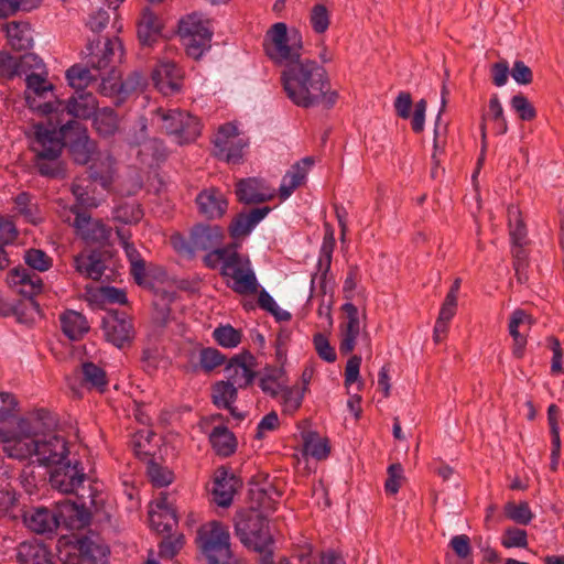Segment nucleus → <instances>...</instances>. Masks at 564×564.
<instances>
[{
  "label": "nucleus",
  "mask_w": 564,
  "mask_h": 564,
  "mask_svg": "<svg viewBox=\"0 0 564 564\" xmlns=\"http://www.w3.org/2000/svg\"><path fill=\"white\" fill-rule=\"evenodd\" d=\"M80 499V506L68 500L58 502L56 511L44 507L36 508L24 516V522L30 530L40 534L53 533L61 524L70 529L82 528L89 522V510L98 511L104 499L100 494L91 490L88 496L89 501H86L84 495Z\"/></svg>",
  "instance_id": "obj_1"
},
{
  "label": "nucleus",
  "mask_w": 564,
  "mask_h": 564,
  "mask_svg": "<svg viewBox=\"0 0 564 564\" xmlns=\"http://www.w3.org/2000/svg\"><path fill=\"white\" fill-rule=\"evenodd\" d=\"M267 55L278 66L289 70H314L316 62L303 55L302 35L296 29L288 30L283 22L274 23L264 39Z\"/></svg>",
  "instance_id": "obj_2"
},
{
  "label": "nucleus",
  "mask_w": 564,
  "mask_h": 564,
  "mask_svg": "<svg viewBox=\"0 0 564 564\" xmlns=\"http://www.w3.org/2000/svg\"><path fill=\"white\" fill-rule=\"evenodd\" d=\"M282 84L288 97L299 107L323 105L329 108L337 100V93L324 73H283Z\"/></svg>",
  "instance_id": "obj_3"
},
{
  "label": "nucleus",
  "mask_w": 564,
  "mask_h": 564,
  "mask_svg": "<svg viewBox=\"0 0 564 564\" xmlns=\"http://www.w3.org/2000/svg\"><path fill=\"white\" fill-rule=\"evenodd\" d=\"M61 140H69V151L74 161L78 164H87L93 162L90 166V177L100 180L105 185L112 174V159L108 155L95 158L96 147L89 139L86 129L77 121L69 120L61 126L57 132Z\"/></svg>",
  "instance_id": "obj_4"
},
{
  "label": "nucleus",
  "mask_w": 564,
  "mask_h": 564,
  "mask_svg": "<svg viewBox=\"0 0 564 564\" xmlns=\"http://www.w3.org/2000/svg\"><path fill=\"white\" fill-rule=\"evenodd\" d=\"M196 544L206 564H239L232 558L230 533L219 521H209L197 530Z\"/></svg>",
  "instance_id": "obj_5"
},
{
  "label": "nucleus",
  "mask_w": 564,
  "mask_h": 564,
  "mask_svg": "<svg viewBox=\"0 0 564 564\" xmlns=\"http://www.w3.org/2000/svg\"><path fill=\"white\" fill-rule=\"evenodd\" d=\"M178 34L188 57L199 59L209 51L213 37L210 21L194 12L180 21Z\"/></svg>",
  "instance_id": "obj_6"
},
{
  "label": "nucleus",
  "mask_w": 564,
  "mask_h": 564,
  "mask_svg": "<svg viewBox=\"0 0 564 564\" xmlns=\"http://www.w3.org/2000/svg\"><path fill=\"white\" fill-rule=\"evenodd\" d=\"M343 318L339 323V351L341 355L352 352L358 341L370 348V337L367 330L366 314L360 312L351 302L341 306Z\"/></svg>",
  "instance_id": "obj_7"
},
{
  "label": "nucleus",
  "mask_w": 564,
  "mask_h": 564,
  "mask_svg": "<svg viewBox=\"0 0 564 564\" xmlns=\"http://www.w3.org/2000/svg\"><path fill=\"white\" fill-rule=\"evenodd\" d=\"M64 142L55 129L50 130L42 126L35 127V139L32 150L36 154V167L42 175L53 176L57 173V159L62 153Z\"/></svg>",
  "instance_id": "obj_8"
},
{
  "label": "nucleus",
  "mask_w": 564,
  "mask_h": 564,
  "mask_svg": "<svg viewBox=\"0 0 564 564\" xmlns=\"http://www.w3.org/2000/svg\"><path fill=\"white\" fill-rule=\"evenodd\" d=\"M86 51V65L74 64L67 70H89V68L95 70H116L120 66L123 57V46L118 37H107L102 47H100V41H97V43L90 42Z\"/></svg>",
  "instance_id": "obj_9"
},
{
  "label": "nucleus",
  "mask_w": 564,
  "mask_h": 564,
  "mask_svg": "<svg viewBox=\"0 0 564 564\" xmlns=\"http://www.w3.org/2000/svg\"><path fill=\"white\" fill-rule=\"evenodd\" d=\"M236 533L241 543L262 555L272 558V538L267 521L260 513H251L236 523Z\"/></svg>",
  "instance_id": "obj_10"
},
{
  "label": "nucleus",
  "mask_w": 564,
  "mask_h": 564,
  "mask_svg": "<svg viewBox=\"0 0 564 564\" xmlns=\"http://www.w3.org/2000/svg\"><path fill=\"white\" fill-rule=\"evenodd\" d=\"M39 433L35 426H31L25 420H20L17 432L1 430L2 451L14 459L35 458V443H37Z\"/></svg>",
  "instance_id": "obj_11"
},
{
  "label": "nucleus",
  "mask_w": 564,
  "mask_h": 564,
  "mask_svg": "<svg viewBox=\"0 0 564 564\" xmlns=\"http://www.w3.org/2000/svg\"><path fill=\"white\" fill-rule=\"evenodd\" d=\"M249 139L235 123H225L219 127L214 138L215 155L230 164L241 162Z\"/></svg>",
  "instance_id": "obj_12"
},
{
  "label": "nucleus",
  "mask_w": 564,
  "mask_h": 564,
  "mask_svg": "<svg viewBox=\"0 0 564 564\" xmlns=\"http://www.w3.org/2000/svg\"><path fill=\"white\" fill-rule=\"evenodd\" d=\"M221 274L230 278L232 283L230 288L239 294H253L257 292L258 282L251 268L250 260L239 254L234 248L221 265Z\"/></svg>",
  "instance_id": "obj_13"
},
{
  "label": "nucleus",
  "mask_w": 564,
  "mask_h": 564,
  "mask_svg": "<svg viewBox=\"0 0 564 564\" xmlns=\"http://www.w3.org/2000/svg\"><path fill=\"white\" fill-rule=\"evenodd\" d=\"M26 90L25 100L30 109L41 115H52L57 112L63 106L59 100H47L48 95H53V84L50 83L43 73H30L25 79Z\"/></svg>",
  "instance_id": "obj_14"
},
{
  "label": "nucleus",
  "mask_w": 564,
  "mask_h": 564,
  "mask_svg": "<svg viewBox=\"0 0 564 564\" xmlns=\"http://www.w3.org/2000/svg\"><path fill=\"white\" fill-rule=\"evenodd\" d=\"M162 128L170 134L177 137L178 143L194 141L200 133V123L197 118L177 109L158 111Z\"/></svg>",
  "instance_id": "obj_15"
},
{
  "label": "nucleus",
  "mask_w": 564,
  "mask_h": 564,
  "mask_svg": "<svg viewBox=\"0 0 564 564\" xmlns=\"http://www.w3.org/2000/svg\"><path fill=\"white\" fill-rule=\"evenodd\" d=\"M67 453V443L62 436L51 432L39 433L34 462L44 466L59 465Z\"/></svg>",
  "instance_id": "obj_16"
},
{
  "label": "nucleus",
  "mask_w": 564,
  "mask_h": 564,
  "mask_svg": "<svg viewBox=\"0 0 564 564\" xmlns=\"http://www.w3.org/2000/svg\"><path fill=\"white\" fill-rule=\"evenodd\" d=\"M105 337L116 347L121 348L130 343L134 330L130 318L124 314H109L102 321Z\"/></svg>",
  "instance_id": "obj_17"
},
{
  "label": "nucleus",
  "mask_w": 564,
  "mask_h": 564,
  "mask_svg": "<svg viewBox=\"0 0 564 564\" xmlns=\"http://www.w3.org/2000/svg\"><path fill=\"white\" fill-rule=\"evenodd\" d=\"M7 282L17 293L29 299L40 294L43 290L41 276L21 265L8 273Z\"/></svg>",
  "instance_id": "obj_18"
},
{
  "label": "nucleus",
  "mask_w": 564,
  "mask_h": 564,
  "mask_svg": "<svg viewBox=\"0 0 564 564\" xmlns=\"http://www.w3.org/2000/svg\"><path fill=\"white\" fill-rule=\"evenodd\" d=\"M151 527L159 533L171 532L177 523L175 509L169 502L166 495H161L149 510Z\"/></svg>",
  "instance_id": "obj_19"
},
{
  "label": "nucleus",
  "mask_w": 564,
  "mask_h": 564,
  "mask_svg": "<svg viewBox=\"0 0 564 564\" xmlns=\"http://www.w3.org/2000/svg\"><path fill=\"white\" fill-rule=\"evenodd\" d=\"M75 213V220L73 226L76 234L86 242H100L108 239L110 229L98 219H93L90 215L86 213H79L73 209Z\"/></svg>",
  "instance_id": "obj_20"
},
{
  "label": "nucleus",
  "mask_w": 564,
  "mask_h": 564,
  "mask_svg": "<svg viewBox=\"0 0 564 564\" xmlns=\"http://www.w3.org/2000/svg\"><path fill=\"white\" fill-rule=\"evenodd\" d=\"M84 480L85 474L77 463L57 467L50 477L52 487L64 494L75 492Z\"/></svg>",
  "instance_id": "obj_21"
},
{
  "label": "nucleus",
  "mask_w": 564,
  "mask_h": 564,
  "mask_svg": "<svg viewBox=\"0 0 564 564\" xmlns=\"http://www.w3.org/2000/svg\"><path fill=\"white\" fill-rule=\"evenodd\" d=\"M274 188L268 186L264 181L254 177L239 181L236 188L238 199L246 204L270 200L274 197Z\"/></svg>",
  "instance_id": "obj_22"
},
{
  "label": "nucleus",
  "mask_w": 564,
  "mask_h": 564,
  "mask_svg": "<svg viewBox=\"0 0 564 564\" xmlns=\"http://www.w3.org/2000/svg\"><path fill=\"white\" fill-rule=\"evenodd\" d=\"M228 382L237 388L248 387L254 379V359L250 355L232 358L226 367Z\"/></svg>",
  "instance_id": "obj_23"
},
{
  "label": "nucleus",
  "mask_w": 564,
  "mask_h": 564,
  "mask_svg": "<svg viewBox=\"0 0 564 564\" xmlns=\"http://www.w3.org/2000/svg\"><path fill=\"white\" fill-rule=\"evenodd\" d=\"M224 231L216 225H197L192 229L189 251H205L219 248L223 243Z\"/></svg>",
  "instance_id": "obj_24"
},
{
  "label": "nucleus",
  "mask_w": 564,
  "mask_h": 564,
  "mask_svg": "<svg viewBox=\"0 0 564 564\" xmlns=\"http://www.w3.org/2000/svg\"><path fill=\"white\" fill-rule=\"evenodd\" d=\"M313 164V159L307 156L297 161L290 167L279 187V196L282 200L288 199L292 193L303 184Z\"/></svg>",
  "instance_id": "obj_25"
},
{
  "label": "nucleus",
  "mask_w": 564,
  "mask_h": 564,
  "mask_svg": "<svg viewBox=\"0 0 564 564\" xmlns=\"http://www.w3.org/2000/svg\"><path fill=\"white\" fill-rule=\"evenodd\" d=\"M533 319L523 310H516L509 322V333L513 338L512 352L517 358H521L527 345V333L530 330Z\"/></svg>",
  "instance_id": "obj_26"
},
{
  "label": "nucleus",
  "mask_w": 564,
  "mask_h": 564,
  "mask_svg": "<svg viewBox=\"0 0 564 564\" xmlns=\"http://www.w3.org/2000/svg\"><path fill=\"white\" fill-rule=\"evenodd\" d=\"M196 203L199 213L209 219L221 217L227 209V200L216 188L200 192L196 197Z\"/></svg>",
  "instance_id": "obj_27"
},
{
  "label": "nucleus",
  "mask_w": 564,
  "mask_h": 564,
  "mask_svg": "<svg viewBox=\"0 0 564 564\" xmlns=\"http://www.w3.org/2000/svg\"><path fill=\"white\" fill-rule=\"evenodd\" d=\"M238 480L227 470L219 468L216 471L213 496L220 507H228L232 502Z\"/></svg>",
  "instance_id": "obj_28"
},
{
  "label": "nucleus",
  "mask_w": 564,
  "mask_h": 564,
  "mask_svg": "<svg viewBox=\"0 0 564 564\" xmlns=\"http://www.w3.org/2000/svg\"><path fill=\"white\" fill-rule=\"evenodd\" d=\"M269 207L254 208L247 214L238 215L229 226L232 238L248 236L252 229L269 214Z\"/></svg>",
  "instance_id": "obj_29"
},
{
  "label": "nucleus",
  "mask_w": 564,
  "mask_h": 564,
  "mask_svg": "<svg viewBox=\"0 0 564 564\" xmlns=\"http://www.w3.org/2000/svg\"><path fill=\"white\" fill-rule=\"evenodd\" d=\"M334 247H335V238H334V232L330 230L325 235V237L323 239L322 247H321V257L318 260V267H319L321 273L313 275L312 281H311L312 289H314L318 284L324 293L326 292V285H327L326 275L330 269L332 253H333Z\"/></svg>",
  "instance_id": "obj_30"
},
{
  "label": "nucleus",
  "mask_w": 564,
  "mask_h": 564,
  "mask_svg": "<svg viewBox=\"0 0 564 564\" xmlns=\"http://www.w3.org/2000/svg\"><path fill=\"white\" fill-rule=\"evenodd\" d=\"M66 112L75 118H89L95 116L97 102L95 97L89 93H78L67 101L66 106H62L57 112Z\"/></svg>",
  "instance_id": "obj_31"
},
{
  "label": "nucleus",
  "mask_w": 564,
  "mask_h": 564,
  "mask_svg": "<svg viewBox=\"0 0 564 564\" xmlns=\"http://www.w3.org/2000/svg\"><path fill=\"white\" fill-rule=\"evenodd\" d=\"M44 66L43 59L34 53L13 56L8 52H0V70H35Z\"/></svg>",
  "instance_id": "obj_32"
},
{
  "label": "nucleus",
  "mask_w": 564,
  "mask_h": 564,
  "mask_svg": "<svg viewBox=\"0 0 564 564\" xmlns=\"http://www.w3.org/2000/svg\"><path fill=\"white\" fill-rule=\"evenodd\" d=\"M76 271L88 279L99 280L105 271V264L98 252L79 253L74 258Z\"/></svg>",
  "instance_id": "obj_33"
},
{
  "label": "nucleus",
  "mask_w": 564,
  "mask_h": 564,
  "mask_svg": "<svg viewBox=\"0 0 564 564\" xmlns=\"http://www.w3.org/2000/svg\"><path fill=\"white\" fill-rule=\"evenodd\" d=\"M76 547L85 561L98 564L102 562L109 549L97 536H84L76 541Z\"/></svg>",
  "instance_id": "obj_34"
},
{
  "label": "nucleus",
  "mask_w": 564,
  "mask_h": 564,
  "mask_svg": "<svg viewBox=\"0 0 564 564\" xmlns=\"http://www.w3.org/2000/svg\"><path fill=\"white\" fill-rule=\"evenodd\" d=\"M6 32L9 44L14 50H28L33 44L32 31L28 22H9Z\"/></svg>",
  "instance_id": "obj_35"
},
{
  "label": "nucleus",
  "mask_w": 564,
  "mask_h": 564,
  "mask_svg": "<svg viewBox=\"0 0 564 564\" xmlns=\"http://www.w3.org/2000/svg\"><path fill=\"white\" fill-rule=\"evenodd\" d=\"M59 321L63 333L72 340L80 339L89 329L85 316L76 311L65 312Z\"/></svg>",
  "instance_id": "obj_36"
},
{
  "label": "nucleus",
  "mask_w": 564,
  "mask_h": 564,
  "mask_svg": "<svg viewBox=\"0 0 564 564\" xmlns=\"http://www.w3.org/2000/svg\"><path fill=\"white\" fill-rule=\"evenodd\" d=\"M161 22L149 8L143 9L138 23V39L142 45H150L161 32Z\"/></svg>",
  "instance_id": "obj_37"
},
{
  "label": "nucleus",
  "mask_w": 564,
  "mask_h": 564,
  "mask_svg": "<svg viewBox=\"0 0 564 564\" xmlns=\"http://www.w3.org/2000/svg\"><path fill=\"white\" fill-rule=\"evenodd\" d=\"M20 564H50V552L45 545L37 542L21 543L18 550Z\"/></svg>",
  "instance_id": "obj_38"
},
{
  "label": "nucleus",
  "mask_w": 564,
  "mask_h": 564,
  "mask_svg": "<svg viewBox=\"0 0 564 564\" xmlns=\"http://www.w3.org/2000/svg\"><path fill=\"white\" fill-rule=\"evenodd\" d=\"M209 441L214 451L224 457L231 455L237 447L235 435L225 426L214 427Z\"/></svg>",
  "instance_id": "obj_39"
},
{
  "label": "nucleus",
  "mask_w": 564,
  "mask_h": 564,
  "mask_svg": "<svg viewBox=\"0 0 564 564\" xmlns=\"http://www.w3.org/2000/svg\"><path fill=\"white\" fill-rule=\"evenodd\" d=\"M237 387L228 381L217 382L213 387V401L218 408L228 409L231 415L242 419V415L238 414L236 409L232 408V403L237 398Z\"/></svg>",
  "instance_id": "obj_40"
},
{
  "label": "nucleus",
  "mask_w": 564,
  "mask_h": 564,
  "mask_svg": "<svg viewBox=\"0 0 564 564\" xmlns=\"http://www.w3.org/2000/svg\"><path fill=\"white\" fill-rule=\"evenodd\" d=\"M80 373L83 383L90 389H96L102 392L108 386L105 370L94 362H83L80 367Z\"/></svg>",
  "instance_id": "obj_41"
},
{
  "label": "nucleus",
  "mask_w": 564,
  "mask_h": 564,
  "mask_svg": "<svg viewBox=\"0 0 564 564\" xmlns=\"http://www.w3.org/2000/svg\"><path fill=\"white\" fill-rule=\"evenodd\" d=\"M118 116L110 108L99 109L94 116V126L99 134H113L118 129Z\"/></svg>",
  "instance_id": "obj_42"
},
{
  "label": "nucleus",
  "mask_w": 564,
  "mask_h": 564,
  "mask_svg": "<svg viewBox=\"0 0 564 564\" xmlns=\"http://www.w3.org/2000/svg\"><path fill=\"white\" fill-rule=\"evenodd\" d=\"M261 390L276 397L280 394L282 389L285 387L284 373L281 369H271L262 375L259 381Z\"/></svg>",
  "instance_id": "obj_43"
},
{
  "label": "nucleus",
  "mask_w": 564,
  "mask_h": 564,
  "mask_svg": "<svg viewBox=\"0 0 564 564\" xmlns=\"http://www.w3.org/2000/svg\"><path fill=\"white\" fill-rule=\"evenodd\" d=\"M304 454L318 460L325 459L329 454L328 441L316 433L304 436Z\"/></svg>",
  "instance_id": "obj_44"
},
{
  "label": "nucleus",
  "mask_w": 564,
  "mask_h": 564,
  "mask_svg": "<svg viewBox=\"0 0 564 564\" xmlns=\"http://www.w3.org/2000/svg\"><path fill=\"white\" fill-rule=\"evenodd\" d=\"M508 218L511 241L514 246L521 247L525 242L527 229L522 221L520 210L514 206L509 207Z\"/></svg>",
  "instance_id": "obj_45"
},
{
  "label": "nucleus",
  "mask_w": 564,
  "mask_h": 564,
  "mask_svg": "<svg viewBox=\"0 0 564 564\" xmlns=\"http://www.w3.org/2000/svg\"><path fill=\"white\" fill-rule=\"evenodd\" d=\"M304 389L297 386L284 387L280 392V402L285 413H294L302 404Z\"/></svg>",
  "instance_id": "obj_46"
},
{
  "label": "nucleus",
  "mask_w": 564,
  "mask_h": 564,
  "mask_svg": "<svg viewBox=\"0 0 564 564\" xmlns=\"http://www.w3.org/2000/svg\"><path fill=\"white\" fill-rule=\"evenodd\" d=\"M142 217L143 212L135 203L122 204L113 210V219L126 225L135 224Z\"/></svg>",
  "instance_id": "obj_47"
},
{
  "label": "nucleus",
  "mask_w": 564,
  "mask_h": 564,
  "mask_svg": "<svg viewBox=\"0 0 564 564\" xmlns=\"http://www.w3.org/2000/svg\"><path fill=\"white\" fill-rule=\"evenodd\" d=\"M173 75L174 73H152V82L163 95H173L180 91V79Z\"/></svg>",
  "instance_id": "obj_48"
},
{
  "label": "nucleus",
  "mask_w": 564,
  "mask_h": 564,
  "mask_svg": "<svg viewBox=\"0 0 564 564\" xmlns=\"http://www.w3.org/2000/svg\"><path fill=\"white\" fill-rule=\"evenodd\" d=\"M25 263L33 270L47 271L52 267V259L40 249H29L24 252Z\"/></svg>",
  "instance_id": "obj_49"
},
{
  "label": "nucleus",
  "mask_w": 564,
  "mask_h": 564,
  "mask_svg": "<svg viewBox=\"0 0 564 564\" xmlns=\"http://www.w3.org/2000/svg\"><path fill=\"white\" fill-rule=\"evenodd\" d=\"M216 341L225 348H234L240 344L241 335L234 327L220 326L214 330Z\"/></svg>",
  "instance_id": "obj_50"
},
{
  "label": "nucleus",
  "mask_w": 564,
  "mask_h": 564,
  "mask_svg": "<svg viewBox=\"0 0 564 564\" xmlns=\"http://www.w3.org/2000/svg\"><path fill=\"white\" fill-rule=\"evenodd\" d=\"M310 21L316 33L322 34L326 32L329 26V14L326 7L321 3L315 4L311 10Z\"/></svg>",
  "instance_id": "obj_51"
},
{
  "label": "nucleus",
  "mask_w": 564,
  "mask_h": 564,
  "mask_svg": "<svg viewBox=\"0 0 564 564\" xmlns=\"http://www.w3.org/2000/svg\"><path fill=\"white\" fill-rule=\"evenodd\" d=\"M148 475L156 487H165L170 485L173 480V473L165 468L160 466L159 464L151 462L148 465Z\"/></svg>",
  "instance_id": "obj_52"
},
{
  "label": "nucleus",
  "mask_w": 564,
  "mask_h": 564,
  "mask_svg": "<svg viewBox=\"0 0 564 564\" xmlns=\"http://www.w3.org/2000/svg\"><path fill=\"white\" fill-rule=\"evenodd\" d=\"M41 0H0V17H7L17 10L30 11L40 4Z\"/></svg>",
  "instance_id": "obj_53"
},
{
  "label": "nucleus",
  "mask_w": 564,
  "mask_h": 564,
  "mask_svg": "<svg viewBox=\"0 0 564 564\" xmlns=\"http://www.w3.org/2000/svg\"><path fill=\"white\" fill-rule=\"evenodd\" d=\"M506 512L511 520L520 524H528L533 518L531 509L527 502H521L519 505L509 503L506 507Z\"/></svg>",
  "instance_id": "obj_54"
},
{
  "label": "nucleus",
  "mask_w": 564,
  "mask_h": 564,
  "mask_svg": "<svg viewBox=\"0 0 564 564\" xmlns=\"http://www.w3.org/2000/svg\"><path fill=\"white\" fill-rule=\"evenodd\" d=\"M359 281V268L357 265H350L343 285L344 296L347 300V302H351V300L357 295V288Z\"/></svg>",
  "instance_id": "obj_55"
},
{
  "label": "nucleus",
  "mask_w": 564,
  "mask_h": 564,
  "mask_svg": "<svg viewBox=\"0 0 564 564\" xmlns=\"http://www.w3.org/2000/svg\"><path fill=\"white\" fill-rule=\"evenodd\" d=\"M361 365V357L358 355L351 356L345 368V386L349 387L355 382H358V389L361 390L364 382L359 380V370Z\"/></svg>",
  "instance_id": "obj_56"
},
{
  "label": "nucleus",
  "mask_w": 564,
  "mask_h": 564,
  "mask_svg": "<svg viewBox=\"0 0 564 564\" xmlns=\"http://www.w3.org/2000/svg\"><path fill=\"white\" fill-rule=\"evenodd\" d=\"M118 73H109V75L102 78L100 84L101 93L105 95H121L128 91V88L122 83L119 76H116Z\"/></svg>",
  "instance_id": "obj_57"
},
{
  "label": "nucleus",
  "mask_w": 564,
  "mask_h": 564,
  "mask_svg": "<svg viewBox=\"0 0 564 564\" xmlns=\"http://www.w3.org/2000/svg\"><path fill=\"white\" fill-rule=\"evenodd\" d=\"M511 107L522 120L530 121L535 118L536 113L533 106L523 95H516L511 99Z\"/></svg>",
  "instance_id": "obj_58"
},
{
  "label": "nucleus",
  "mask_w": 564,
  "mask_h": 564,
  "mask_svg": "<svg viewBox=\"0 0 564 564\" xmlns=\"http://www.w3.org/2000/svg\"><path fill=\"white\" fill-rule=\"evenodd\" d=\"M224 362V357L221 354L213 348L203 349L199 354V365L202 369L209 372L214 370L216 367L220 366Z\"/></svg>",
  "instance_id": "obj_59"
},
{
  "label": "nucleus",
  "mask_w": 564,
  "mask_h": 564,
  "mask_svg": "<svg viewBox=\"0 0 564 564\" xmlns=\"http://www.w3.org/2000/svg\"><path fill=\"white\" fill-rule=\"evenodd\" d=\"M403 478V469L399 464H392L388 468V478L384 484L386 491L395 495L399 491Z\"/></svg>",
  "instance_id": "obj_60"
},
{
  "label": "nucleus",
  "mask_w": 564,
  "mask_h": 564,
  "mask_svg": "<svg viewBox=\"0 0 564 564\" xmlns=\"http://www.w3.org/2000/svg\"><path fill=\"white\" fill-rule=\"evenodd\" d=\"M314 346L318 356L325 361L334 362L336 360L335 349L323 334H316L314 336Z\"/></svg>",
  "instance_id": "obj_61"
},
{
  "label": "nucleus",
  "mask_w": 564,
  "mask_h": 564,
  "mask_svg": "<svg viewBox=\"0 0 564 564\" xmlns=\"http://www.w3.org/2000/svg\"><path fill=\"white\" fill-rule=\"evenodd\" d=\"M501 543L507 549L525 547L528 544L527 533L521 529H508Z\"/></svg>",
  "instance_id": "obj_62"
},
{
  "label": "nucleus",
  "mask_w": 564,
  "mask_h": 564,
  "mask_svg": "<svg viewBox=\"0 0 564 564\" xmlns=\"http://www.w3.org/2000/svg\"><path fill=\"white\" fill-rule=\"evenodd\" d=\"M449 545L462 560H466L471 553L470 540L466 534L454 535Z\"/></svg>",
  "instance_id": "obj_63"
},
{
  "label": "nucleus",
  "mask_w": 564,
  "mask_h": 564,
  "mask_svg": "<svg viewBox=\"0 0 564 564\" xmlns=\"http://www.w3.org/2000/svg\"><path fill=\"white\" fill-rule=\"evenodd\" d=\"M234 247L216 248L213 249L204 257V262L208 268L215 269L220 263L224 265L226 258L229 257V252H232Z\"/></svg>",
  "instance_id": "obj_64"
}]
</instances>
